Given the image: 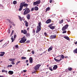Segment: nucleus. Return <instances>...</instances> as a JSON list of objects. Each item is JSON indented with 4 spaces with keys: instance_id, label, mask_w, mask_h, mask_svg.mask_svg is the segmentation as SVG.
<instances>
[{
    "instance_id": "f257e3e1",
    "label": "nucleus",
    "mask_w": 77,
    "mask_h": 77,
    "mask_svg": "<svg viewBox=\"0 0 77 77\" xmlns=\"http://www.w3.org/2000/svg\"><path fill=\"white\" fill-rule=\"evenodd\" d=\"M41 22H40L38 23V26H37V30L36 31V33H38L41 30Z\"/></svg>"
},
{
    "instance_id": "f03ea898",
    "label": "nucleus",
    "mask_w": 77,
    "mask_h": 77,
    "mask_svg": "<svg viewBox=\"0 0 77 77\" xmlns=\"http://www.w3.org/2000/svg\"><path fill=\"white\" fill-rule=\"evenodd\" d=\"M30 9L29 8H25V11H24L23 15H27V14H29V12H30Z\"/></svg>"
},
{
    "instance_id": "7ed1b4c3",
    "label": "nucleus",
    "mask_w": 77,
    "mask_h": 77,
    "mask_svg": "<svg viewBox=\"0 0 77 77\" xmlns=\"http://www.w3.org/2000/svg\"><path fill=\"white\" fill-rule=\"evenodd\" d=\"M21 40L20 41V43H23L26 41V38H24V37H23L21 38Z\"/></svg>"
},
{
    "instance_id": "20e7f679",
    "label": "nucleus",
    "mask_w": 77,
    "mask_h": 77,
    "mask_svg": "<svg viewBox=\"0 0 77 77\" xmlns=\"http://www.w3.org/2000/svg\"><path fill=\"white\" fill-rule=\"evenodd\" d=\"M41 65L40 64L36 65L34 67V69L35 71H37L39 68V67L41 66Z\"/></svg>"
},
{
    "instance_id": "39448f33",
    "label": "nucleus",
    "mask_w": 77,
    "mask_h": 77,
    "mask_svg": "<svg viewBox=\"0 0 77 77\" xmlns=\"http://www.w3.org/2000/svg\"><path fill=\"white\" fill-rule=\"evenodd\" d=\"M40 3L41 1L38 0L36 1V2H33V5L34 6H35V5H39V4H40Z\"/></svg>"
},
{
    "instance_id": "423d86ee",
    "label": "nucleus",
    "mask_w": 77,
    "mask_h": 77,
    "mask_svg": "<svg viewBox=\"0 0 77 77\" xmlns=\"http://www.w3.org/2000/svg\"><path fill=\"white\" fill-rule=\"evenodd\" d=\"M68 24H66L64 26H63L62 29V31H64V30H65L66 29H68Z\"/></svg>"
},
{
    "instance_id": "0eeeda50",
    "label": "nucleus",
    "mask_w": 77,
    "mask_h": 77,
    "mask_svg": "<svg viewBox=\"0 0 77 77\" xmlns=\"http://www.w3.org/2000/svg\"><path fill=\"white\" fill-rule=\"evenodd\" d=\"M56 37V35H52L51 36H50V39H54Z\"/></svg>"
},
{
    "instance_id": "6e6552de",
    "label": "nucleus",
    "mask_w": 77,
    "mask_h": 77,
    "mask_svg": "<svg viewBox=\"0 0 77 77\" xmlns=\"http://www.w3.org/2000/svg\"><path fill=\"white\" fill-rule=\"evenodd\" d=\"M23 8V5L21 4V3L20 4V8L19 9V11H22Z\"/></svg>"
},
{
    "instance_id": "1a4fd4ad",
    "label": "nucleus",
    "mask_w": 77,
    "mask_h": 77,
    "mask_svg": "<svg viewBox=\"0 0 77 77\" xmlns=\"http://www.w3.org/2000/svg\"><path fill=\"white\" fill-rule=\"evenodd\" d=\"M57 57H60V60H61V58H62V59L64 58V56H63V55H59L58 56H57Z\"/></svg>"
},
{
    "instance_id": "9d476101",
    "label": "nucleus",
    "mask_w": 77,
    "mask_h": 77,
    "mask_svg": "<svg viewBox=\"0 0 77 77\" xmlns=\"http://www.w3.org/2000/svg\"><path fill=\"white\" fill-rule=\"evenodd\" d=\"M9 41H8L5 44H4L3 46H2L3 47V48H4V47H6V45H7V44H9Z\"/></svg>"
},
{
    "instance_id": "9b49d317",
    "label": "nucleus",
    "mask_w": 77,
    "mask_h": 77,
    "mask_svg": "<svg viewBox=\"0 0 77 77\" xmlns=\"http://www.w3.org/2000/svg\"><path fill=\"white\" fill-rule=\"evenodd\" d=\"M0 53H1L0 54V56H3V55L5 54V53L4 52H1Z\"/></svg>"
},
{
    "instance_id": "f8f14e48",
    "label": "nucleus",
    "mask_w": 77,
    "mask_h": 77,
    "mask_svg": "<svg viewBox=\"0 0 77 77\" xmlns=\"http://www.w3.org/2000/svg\"><path fill=\"white\" fill-rule=\"evenodd\" d=\"M21 4L22 5L23 7V6H24V7H27V6H28V4H27L24 3L23 4V3H21Z\"/></svg>"
},
{
    "instance_id": "ddd939ff",
    "label": "nucleus",
    "mask_w": 77,
    "mask_h": 77,
    "mask_svg": "<svg viewBox=\"0 0 77 77\" xmlns=\"http://www.w3.org/2000/svg\"><path fill=\"white\" fill-rule=\"evenodd\" d=\"M57 68V66L55 65L53 67V70H56Z\"/></svg>"
},
{
    "instance_id": "4468645a",
    "label": "nucleus",
    "mask_w": 77,
    "mask_h": 77,
    "mask_svg": "<svg viewBox=\"0 0 77 77\" xmlns=\"http://www.w3.org/2000/svg\"><path fill=\"white\" fill-rule=\"evenodd\" d=\"M51 22V20L50 19H49L46 21V23L47 24H48V23H50Z\"/></svg>"
},
{
    "instance_id": "2eb2a0df",
    "label": "nucleus",
    "mask_w": 77,
    "mask_h": 77,
    "mask_svg": "<svg viewBox=\"0 0 77 77\" xmlns=\"http://www.w3.org/2000/svg\"><path fill=\"white\" fill-rule=\"evenodd\" d=\"M63 38L66 39H67V40H68V41H70V39H69V38L68 37L64 36Z\"/></svg>"
},
{
    "instance_id": "dca6fc26",
    "label": "nucleus",
    "mask_w": 77,
    "mask_h": 77,
    "mask_svg": "<svg viewBox=\"0 0 77 77\" xmlns=\"http://www.w3.org/2000/svg\"><path fill=\"white\" fill-rule=\"evenodd\" d=\"M29 62L30 63H32V62H33V58H32V57H30L29 58Z\"/></svg>"
},
{
    "instance_id": "f3484780",
    "label": "nucleus",
    "mask_w": 77,
    "mask_h": 77,
    "mask_svg": "<svg viewBox=\"0 0 77 77\" xmlns=\"http://www.w3.org/2000/svg\"><path fill=\"white\" fill-rule=\"evenodd\" d=\"M26 17L28 20H30V15L29 14H28L26 15Z\"/></svg>"
},
{
    "instance_id": "a211bd4d",
    "label": "nucleus",
    "mask_w": 77,
    "mask_h": 77,
    "mask_svg": "<svg viewBox=\"0 0 77 77\" xmlns=\"http://www.w3.org/2000/svg\"><path fill=\"white\" fill-rule=\"evenodd\" d=\"M8 74H11V75H12V74H14V72L13 71H9L8 72Z\"/></svg>"
},
{
    "instance_id": "6ab92c4d",
    "label": "nucleus",
    "mask_w": 77,
    "mask_h": 77,
    "mask_svg": "<svg viewBox=\"0 0 77 77\" xmlns=\"http://www.w3.org/2000/svg\"><path fill=\"white\" fill-rule=\"evenodd\" d=\"M9 60L10 61H11V62H14L15 60H14V59L11 58L9 59Z\"/></svg>"
},
{
    "instance_id": "aec40b11",
    "label": "nucleus",
    "mask_w": 77,
    "mask_h": 77,
    "mask_svg": "<svg viewBox=\"0 0 77 77\" xmlns=\"http://www.w3.org/2000/svg\"><path fill=\"white\" fill-rule=\"evenodd\" d=\"M52 47H51L50 48H49L48 49V51H50L52 50Z\"/></svg>"
},
{
    "instance_id": "412c9836",
    "label": "nucleus",
    "mask_w": 77,
    "mask_h": 77,
    "mask_svg": "<svg viewBox=\"0 0 77 77\" xmlns=\"http://www.w3.org/2000/svg\"><path fill=\"white\" fill-rule=\"evenodd\" d=\"M34 9L35 11H38V7H35Z\"/></svg>"
},
{
    "instance_id": "4be33fe9",
    "label": "nucleus",
    "mask_w": 77,
    "mask_h": 77,
    "mask_svg": "<svg viewBox=\"0 0 77 77\" xmlns=\"http://www.w3.org/2000/svg\"><path fill=\"white\" fill-rule=\"evenodd\" d=\"M18 17L20 21H22V18L21 17V16H19Z\"/></svg>"
},
{
    "instance_id": "5701e85b",
    "label": "nucleus",
    "mask_w": 77,
    "mask_h": 77,
    "mask_svg": "<svg viewBox=\"0 0 77 77\" xmlns=\"http://www.w3.org/2000/svg\"><path fill=\"white\" fill-rule=\"evenodd\" d=\"M73 53H75L77 54V48L74 51Z\"/></svg>"
},
{
    "instance_id": "b1692460",
    "label": "nucleus",
    "mask_w": 77,
    "mask_h": 77,
    "mask_svg": "<svg viewBox=\"0 0 77 77\" xmlns=\"http://www.w3.org/2000/svg\"><path fill=\"white\" fill-rule=\"evenodd\" d=\"M54 60H55V61H56V62H59V61H60V60H57V59H56V58H54Z\"/></svg>"
},
{
    "instance_id": "393cba45",
    "label": "nucleus",
    "mask_w": 77,
    "mask_h": 77,
    "mask_svg": "<svg viewBox=\"0 0 77 77\" xmlns=\"http://www.w3.org/2000/svg\"><path fill=\"white\" fill-rule=\"evenodd\" d=\"M54 28H55V27L54 26H52L50 27V28H51V29H54Z\"/></svg>"
},
{
    "instance_id": "a878e982",
    "label": "nucleus",
    "mask_w": 77,
    "mask_h": 77,
    "mask_svg": "<svg viewBox=\"0 0 77 77\" xmlns=\"http://www.w3.org/2000/svg\"><path fill=\"white\" fill-rule=\"evenodd\" d=\"M13 3L14 5H16V4H17V1H14L13 2Z\"/></svg>"
},
{
    "instance_id": "bb28decb",
    "label": "nucleus",
    "mask_w": 77,
    "mask_h": 77,
    "mask_svg": "<svg viewBox=\"0 0 77 77\" xmlns=\"http://www.w3.org/2000/svg\"><path fill=\"white\" fill-rule=\"evenodd\" d=\"M49 10H50V7L47 8L46 9V12H47V11H48Z\"/></svg>"
},
{
    "instance_id": "cd10ccee",
    "label": "nucleus",
    "mask_w": 77,
    "mask_h": 77,
    "mask_svg": "<svg viewBox=\"0 0 77 77\" xmlns=\"http://www.w3.org/2000/svg\"><path fill=\"white\" fill-rule=\"evenodd\" d=\"M23 33L24 34H26L27 33V31L25 30H23Z\"/></svg>"
},
{
    "instance_id": "c85d7f7f",
    "label": "nucleus",
    "mask_w": 77,
    "mask_h": 77,
    "mask_svg": "<svg viewBox=\"0 0 77 77\" xmlns=\"http://www.w3.org/2000/svg\"><path fill=\"white\" fill-rule=\"evenodd\" d=\"M63 20H62L61 21H60L59 22V24H61V23H63Z\"/></svg>"
},
{
    "instance_id": "c756f323",
    "label": "nucleus",
    "mask_w": 77,
    "mask_h": 77,
    "mask_svg": "<svg viewBox=\"0 0 77 77\" xmlns=\"http://www.w3.org/2000/svg\"><path fill=\"white\" fill-rule=\"evenodd\" d=\"M25 26L26 27H28V23H27V22H26L25 23Z\"/></svg>"
},
{
    "instance_id": "7c9ffc66",
    "label": "nucleus",
    "mask_w": 77,
    "mask_h": 77,
    "mask_svg": "<svg viewBox=\"0 0 77 77\" xmlns=\"http://www.w3.org/2000/svg\"><path fill=\"white\" fill-rule=\"evenodd\" d=\"M11 39L12 40V42H14V38H13V36H11Z\"/></svg>"
},
{
    "instance_id": "2f4dec72",
    "label": "nucleus",
    "mask_w": 77,
    "mask_h": 77,
    "mask_svg": "<svg viewBox=\"0 0 77 77\" xmlns=\"http://www.w3.org/2000/svg\"><path fill=\"white\" fill-rule=\"evenodd\" d=\"M20 62H21L20 61H18L17 62V63H16V65H18V63H20Z\"/></svg>"
},
{
    "instance_id": "473e14b6",
    "label": "nucleus",
    "mask_w": 77,
    "mask_h": 77,
    "mask_svg": "<svg viewBox=\"0 0 77 77\" xmlns=\"http://www.w3.org/2000/svg\"><path fill=\"white\" fill-rule=\"evenodd\" d=\"M69 71H72V68H70L68 69Z\"/></svg>"
},
{
    "instance_id": "72a5a7b5",
    "label": "nucleus",
    "mask_w": 77,
    "mask_h": 77,
    "mask_svg": "<svg viewBox=\"0 0 77 77\" xmlns=\"http://www.w3.org/2000/svg\"><path fill=\"white\" fill-rule=\"evenodd\" d=\"M27 36L28 37H30V34L29 33H27Z\"/></svg>"
},
{
    "instance_id": "f704fd0d",
    "label": "nucleus",
    "mask_w": 77,
    "mask_h": 77,
    "mask_svg": "<svg viewBox=\"0 0 77 77\" xmlns=\"http://www.w3.org/2000/svg\"><path fill=\"white\" fill-rule=\"evenodd\" d=\"M21 59H26V58L24 57H21Z\"/></svg>"
},
{
    "instance_id": "c9c22d12",
    "label": "nucleus",
    "mask_w": 77,
    "mask_h": 77,
    "mask_svg": "<svg viewBox=\"0 0 77 77\" xmlns=\"http://www.w3.org/2000/svg\"><path fill=\"white\" fill-rule=\"evenodd\" d=\"M8 33H11V30L9 29L8 30Z\"/></svg>"
},
{
    "instance_id": "e433bc0d",
    "label": "nucleus",
    "mask_w": 77,
    "mask_h": 77,
    "mask_svg": "<svg viewBox=\"0 0 77 77\" xmlns=\"http://www.w3.org/2000/svg\"><path fill=\"white\" fill-rule=\"evenodd\" d=\"M49 69H50V70L51 71H53V69H52V68H51V67H50L49 68Z\"/></svg>"
},
{
    "instance_id": "4c0bfd02",
    "label": "nucleus",
    "mask_w": 77,
    "mask_h": 77,
    "mask_svg": "<svg viewBox=\"0 0 77 77\" xmlns=\"http://www.w3.org/2000/svg\"><path fill=\"white\" fill-rule=\"evenodd\" d=\"M32 54H35V51H32Z\"/></svg>"
},
{
    "instance_id": "58836bf2",
    "label": "nucleus",
    "mask_w": 77,
    "mask_h": 77,
    "mask_svg": "<svg viewBox=\"0 0 77 77\" xmlns=\"http://www.w3.org/2000/svg\"><path fill=\"white\" fill-rule=\"evenodd\" d=\"M63 33H66V31H65L62 32Z\"/></svg>"
},
{
    "instance_id": "ea45409f",
    "label": "nucleus",
    "mask_w": 77,
    "mask_h": 77,
    "mask_svg": "<svg viewBox=\"0 0 77 77\" xmlns=\"http://www.w3.org/2000/svg\"><path fill=\"white\" fill-rule=\"evenodd\" d=\"M12 24L13 26H15V24L13 22H12Z\"/></svg>"
},
{
    "instance_id": "a19ab883",
    "label": "nucleus",
    "mask_w": 77,
    "mask_h": 77,
    "mask_svg": "<svg viewBox=\"0 0 77 77\" xmlns=\"http://www.w3.org/2000/svg\"><path fill=\"white\" fill-rule=\"evenodd\" d=\"M66 20L68 22H69V21H70V20L69 19H66Z\"/></svg>"
},
{
    "instance_id": "79ce46f5",
    "label": "nucleus",
    "mask_w": 77,
    "mask_h": 77,
    "mask_svg": "<svg viewBox=\"0 0 77 77\" xmlns=\"http://www.w3.org/2000/svg\"><path fill=\"white\" fill-rule=\"evenodd\" d=\"M17 38V35H14V38Z\"/></svg>"
},
{
    "instance_id": "37998d69",
    "label": "nucleus",
    "mask_w": 77,
    "mask_h": 77,
    "mask_svg": "<svg viewBox=\"0 0 77 77\" xmlns=\"http://www.w3.org/2000/svg\"><path fill=\"white\" fill-rule=\"evenodd\" d=\"M53 0H50V3H51L52 2H53Z\"/></svg>"
},
{
    "instance_id": "c03bdc74",
    "label": "nucleus",
    "mask_w": 77,
    "mask_h": 77,
    "mask_svg": "<svg viewBox=\"0 0 77 77\" xmlns=\"http://www.w3.org/2000/svg\"><path fill=\"white\" fill-rule=\"evenodd\" d=\"M34 73H36V71H34L32 73V74H34Z\"/></svg>"
},
{
    "instance_id": "a18cd8bd",
    "label": "nucleus",
    "mask_w": 77,
    "mask_h": 77,
    "mask_svg": "<svg viewBox=\"0 0 77 77\" xmlns=\"http://www.w3.org/2000/svg\"><path fill=\"white\" fill-rule=\"evenodd\" d=\"M16 48H18V45H16L15 46Z\"/></svg>"
},
{
    "instance_id": "49530a36",
    "label": "nucleus",
    "mask_w": 77,
    "mask_h": 77,
    "mask_svg": "<svg viewBox=\"0 0 77 77\" xmlns=\"http://www.w3.org/2000/svg\"><path fill=\"white\" fill-rule=\"evenodd\" d=\"M5 70L4 69L2 70V72H5Z\"/></svg>"
},
{
    "instance_id": "de8ad7c7",
    "label": "nucleus",
    "mask_w": 77,
    "mask_h": 77,
    "mask_svg": "<svg viewBox=\"0 0 77 77\" xmlns=\"http://www.w3.org/2000/svg\"><path fill=\"white\" fill-rule=\"evenodd\" d=\"M23 71L24 72H27V70H23Z\"/></svg>"
},
{
    "instance_id": "09e8293b",
    "label": "nucleus",
    "mask_w": 77,
    "mask_h": 77,
    "mask_svg": "<svg viewBox=\"0 0 77 77\" xmlns=\"http://www.w3.org/2000/svg\"><path fill=\"white\" fill-rule=\"evenodd\" d=\"M29 42H30V41H27L26 42L27 43H29Z\"/></svg>"
},
{
    "instance_id": "8fccbe9b",
    "label": "nucleus",
    "mask_w": 77,
    "mask_h": 77,
    "mask_svg": "<svg viewBox=\"0 0 77 77\" xmlns=\"http://www.w3.org/2000/svg\"><path fill=\"white\" fill-rule=\"evenodd\" d=\"M12 64V65H14V64H15V63L14 62H13L12 63H11Z\"/></svg>"
},
{
    "instance_id": "3c124183",
    "label": "nucleus",
    "mask_w": 77,
    "mask_h": 77,
    "mask_svg": "<svg viewBox=\"0 0 77 77\" xmlns=\"http://www.w3.org/2000/svg\"><path fill=\"white\" fill-rule=\"evenodd\" d=\"M14 30H12V31L11 35H12V33H14Z\"/></svg>"
},
{
    "instance_id": "603ef678",
    "label": "nucleus",
    "mask_w": 77,
    "mask_h": 77,
    "mask_svg": "<svg viewBox=\"0 0 77 77\" xmlns=\"http://www.w3.org/2000/svg\"><path fill=\"white\" fill-rule=\"evenodd\" d=\"M33 10H34V8H32L31 9V11H33Z\"/></svg>"
},
{
    "instance_id": "864d4df0",
    "label": "nucleus",
    "mask_w": 77,
    "mask_h": 77,
    "mask_svg": "<svg viewBox=\"0 0 77 77\" xmlns=\"http://www.w3.org/2000/svg\"><path fill=\"white\" fill-rule=\"evenodd\" d=\"M44 35H45V36H46L47 35V33H46V32H45L44 33Z\"/></svg>"
},
{
    "instance_id": "5fc2aeb1",
    "label": "nucleus",
    "mask_w": 77,
    "mask_h": 77,
    "mask_svg": "<svg viewBox=\"0 0 77 77\" xmlns=\"http://www.w3.org/2000/svg\"><path fill=\"white\" fill-rule=\"evenodd\" d=\"M74 43L75 44V45L77 44V41L76 42H75Z\"/></svg>"
},
{
    "instance_id": "6e6d98bb",
    "label": "nucleus",
    "mask_w": 77,
    "mask_h": 77,
    "mask_svg": "<svg viewBox=\"0 0 77 77\" xmlns=\"http://www.w3.org/2000/svg\"><path fill=\"white\" fill-rule=\"evenodd\" d=\"M3 41V39L2 40H1L0 41V42H2V41Z\"/></svg>"
},
{
    "instance_id": "4d7b16f0",
    "label": "nucleus",
    "mask_w": 77,
    "mask_h": 77,
    "mask_svg": "<svg viewBox=\"0 0 77 77\" xmlns=\"http://www.w3.org/2000/svg\"><path fill=\"white\" fill-rule=\"evenodd\" d=\"M27 30H29V28H27Z\"/></svg>"
},
{
    "instance_id": "13d9d810",
    "label": "nucleus",
    "mask_w": 77,
    "mask_h": 77,
    "mask_svg": "<svg viewBox=\"0 0 77 77\" xmlns=\"http://www.w3.org/2000/svg\"><path fill=\"white\" fill-rule=\"evenodd\" d=\"M5 72H8V71L7 70H5Z\"/></svg>"
},
{
    "instance_id": "bf43d9fd",
    "label": "nucleus",
    "mask_w": 77,
    "mask_h": 77,
    "mask_svg": "<svg viewBox=\"0 0 77 77\" xmlns=\"http://www.w3.org/2000/svg\"><path fill=\"white\" fill-rule=\"evenodd\" d=\"M10 67H12V65H10Z\"/></svg>"
},
{
    "instance_id": "052dcab7",
    "label": "nucleus",
    "mask_w": 77,
    "mask_h": 77,
    "mask_svg": "<svg viewBox=\"0 0 77 77\" xmlns=\"http://www.w3.org/2000/svg\"><path fill=\"white\" fill-rule=\"evenodd\" d=\"M30 50H28V51H27L28 52L29 51V52H30Z\"/></svg>"
},
{
    "instance_id": "680f3d73",
    "label": "nucleus",
    "mask_w": 77,
    "mask_h": 77,
    "mask_svg": "<svg viewBox=\"0 0 77 77\" xmlns=\"http://www.w3.org/2000/svg\"><path fill=\"white\" fill-rule=\"evenodd\" d=\"M57 57L58 59H60V57Z\"/></svg>"
},
{
    "instance_id": "e2e57ef3",
    "label": "nucleus",
    "mask_w": 77,
    "mask_h": 77,
    "mask_svg": "<svg viewBox=\"0 0 77 77\" xmlns=\"http://www.w3.org/2000/svg\"><path fill=\"white\" fill-rule=\"evenodd\" d=\"M42 48H40V49H39V50H40V51H41V50H42Z\"/></svg>"
},
{
    "instance_id": "0e129e2a",
    "label": "nucleus",
    "mask_w": 77,
    "mask_h": 77,
    "mask_svg": "<svg viewBox=\"0 0 77 77\" xmlns=\"http://www.w3.org/2000/svg\"><path fill=\"white\" fill-rule=\"evenodd\" d=\"M26 62H28V60H26Z\"/></svg>"
},
{
    "instance_id": "69168bd1",
    "label": "nucleus",
    "mask_w": 77,
    "mask_h": 77,
    "mask_svg": "<svg viewBox=\"0 0 77 77\" xmlns=\"http://www.w3.org/2000/svg\"><path fill=\"white\" fill-rule=\"evenodd\" d=\"M5 0H3V2H4V3H5Z\"/></svg>"
},
{
    "instance_id": "338daca9",
    "label": "nucleus",
    "mask_w": 77,
    "mask_h": 77,
    "mask_svg": "<svg viewBox=\"0 0 77 77\" xmlns=\"http://www.w3.org/2000/svg\"><path fill=\"white\" fill-rule=\"evenodd\" d=\"M27 66H28L29 65V63H28L27 64H26Z\"/></svg>"
},
{
    "instance_id": "774afa93",
    "label": "nucleus",
    "mask_w": 77,
    "mask_h": 77,
    "mask_svg": "<svg viewBox=\"0 0 77 77\" xmlns=\"http://www.w3.org/2000/svg\"><path fill=\"white\" fill-rule=\"evenodd\" d=\"M67 57H68L67 56L65 57V58H67Z\"/></svg>"
}]
</instances>
